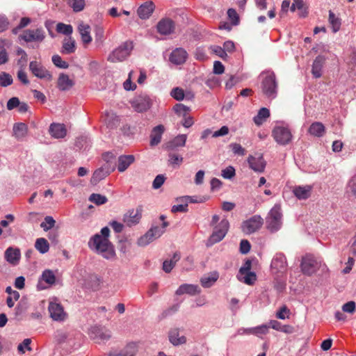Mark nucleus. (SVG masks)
Here are the masks:
<instances>
[{
    "instance_id": "1",
    "label": "nucleus",
    "mask_w": 356,
    "mask_h": 356,
    "mask_svg": "<svg viewBox=\"0 0 356 356\" xmlns=\"http://www.w3.org/2000/svg\"><path fill=\"white\" fill-rule=\"evenodd\" d=\"M109 234V228L104 227L101 229L100 234H95L88 241V247L91 250L107 259L115 256L113 247L108 240Z\"/></svg>"
},
{
    "instance_id": "2",
    "label": "nucleus",
    "mask_w": 356,
    "mask_h": 356,
    "mask_svg": "<svg viewBox=\"0 0 356 356\" xmlns=\"http://www.w3.org/2000/svg\"><path fill=\"white\" fill-rule=\"evenodd\" d=\"M56 337L60 347L66 352L79 348L82 339L81 334L77 332H58Z\"/></svg>"
},
{
    "instance_id": "3",
    "label": "nucleus",
    "mask_w": 356,
    "mask_h": 356,
    "mask_svg": "<svg viewBox=\"0 0 356 356\" xmlns=\"http://www.w3.org/2000/svg\"><path fill=\"white\" fill-rule=\"evenodd\" d=\"M263 80L261 89L263 93L270 99L275 98L277 92V82L273 71H267L262 74Z\"/></svg>"
},
{
    "instance_id": "4",
    "label": "nucleus",
    "mask_w": 356,
    "mask_h": 356,
    "mask_svg": "<svg viewBox=\"0 0 356 356\" xmlns=\"http://www.w3.org/2000/svg\"><path fill=\"white\" fill-rule=\"evenodd\" d=\"M282 225V212L281 205L275 204L270 209L266 218L267 228L271 232H275L279 230Z\"/></svg>"
},
{
    "instance_id": "5",
    "label": "nucleus",
    "mask_w": 356,
    "mask_h": 356,
    "mask_svg": "<svg viewBox=\"0 0 356 356\" xmlns=\"http://www.w3.org/2000/svg\"><path fill=\"white\" fill-rule=\"evenodd\" d=\"M272 136L281 145H288L293 139V135L289 126L283 123H278L274 127Z\"/></svg>"
},
{
    "instance_id": "6",
    "label": "nucleus",
    "mask_w": 356,
    "mask_h": 356,
    "mask_svg": "<svg viewBox=\"0 0 356 356\" xmlns=\"http://www.w3.org/2000/svg\"><path fill=\"white\" fill-rule=\"evenodd\" d=\"M134 48L131 41H126L115 48L108 56V60L111 63L122 62L131 54Z\"/></svg>"
},
{
    "instance_id": "7",
    "label": "nucleus",
    "mask_w": 356,
    "mask_h": 356,
    "mask_svg": "<svg viewBox=\"0 0 356 356\" xmlns=\"http://www.w3.org/2000/svg\"><path fill=\"white\" fill-rule=\"evenodd\" d=\"M89 337L97 343H104L112 337L111 332L105 326L95 325L88 330Z\"/></svg>"
},
{
    "instance_id": "8",
    "label": "nucleus",
    "mask_w": 356,
    "mask_h": 356,
    "mask_svg": "<svg viewBox=\"0 0 356 356\" xmlns=\"http://www.w3.org/2000/svg\"><path fill=\"white\" fill-rule=\"evenodd\" d=\"M270 270L273 274L277 276L282 275L286 272L287 262L284 254L278 252L275 254L271 261Z\"/></svg>"
},
{
    "instance_id": "9",
    "label": "nucleus",
    "mask_w": 356,
    "mask_h": 356,
    "mask_svg": "<svg viewBox=\"0 0 356 356\" xmlns=\"http://www.w3.org/2000/svg\"><path fill=\"white\" fill-rule=\"evenodd\" d=\"M46 37L42 28L35 29H26L19 35V38L26 42H42Z\"/></svg>"
},
{
    "instance_id": "10",
    "label": "nucleus",
    "mask_w": 356,
    "mask_h": 356,
    "mask_svg": "<svg viewBox=\"0 0 356 356\" xmlns=\"http://www.w3.org/2000/svg\"><path fill=\"white\" fill-rule=\"evenodd\" d=\"M321 262L312 255H306L302 257L300 268L303 274L312 275L320 268Z\"/></svg>"
},
{
    "instance_id": "11",
    "label": "nucleus",
    "mask_w": 356,
    "mask_h": 356,
    "mask_svg": "<svg viewBox=\"0 0 356 356\" xmlns=\"http://www.w3.org/2000/svg\"><path fill=\"white\" fill-rule=\"evenodd\" d=\"M29 70L38 79L50 81L52 79V75L49 70L46 69L38 61H31L29 63Z\"/></svg>"
},
{
    "instance_id": "12",
    "label": "nucleus",
    "mask_w": 356,
    "mask_h": 356,
    "mask_svg": "<svg viewBox=\"0 0 356 356\" xmlns=\"http://www.w3.org/2000/svg\"><path fill=\"white\" fill-rule=\"evenodd\" d=\"M229 227V221L224 218L215 227L214 231L210 237L209 241L212 243L220 242L225 236Z\"/></svg>"
},
{
    "instance_id": "13",
    "label": "nucleus",
    "mask_w": 356,
    "mask_h": 356,
    "mask_svg": "<svg viewBox=\"0 0 356 356\" xmlns=\"http://www.w3.org/2000/svg\"><path fill=\"white\" fill-rule=\"evenodd\" d=\"M263 222V219L259 216H254L243 222L242 231L246 234H252L260 229Z\"/></svg>"
},
{
    "instance_id": "14",
    "label": "nucleus",
    "mask_w": 356,
    "mask_h": 356,
    "mask_svg": "<svg viewBox=\"0 0 356 356\" xmlns=\"http://www.w3.org/2000/svg\"><path fill=\"white\" fill-rule=\"evenodd\" d=\"M248 163L250 168L256 172H263L265 170L266 162L262 154H255L248 157Z\"/></svg>"
},
{
    "instance_id": "15",
    "label": "nucleus",
    "mask_w": 356,
    "mask_h": 356,
    "mask_svg": "<svg viewBox=\"0 0 356 356\" xmlns=\"http://www.w3.org/2000/svg\"><path fill=\"white\" fill-rule=\"evenodd\" d=\"M131 105L137 112L142 113L150 108L152 101L147 95H140L132 101Z\"/></svg>"
},
{
    "instance_id": "16",
    "label": "nucleus",
    "mask_w": 356,
    "mask_h": 356,
    "mask_svg": "<svg viewBox=\"0 0 356 356\" xmlns=\"http://www.w3.org/2000/svg\"><path fill=\"white\" fill-rule=\"evenodd\" d=\"M56 280V275L52 270L45 269L42 271L41 275L39 277L38 282L37 284V289L38 290H44L47 289V286L43 284V282L52 286L55 284Z\"/></svg>"
},
{
    "instance_id": "17",
    "label": "nucleus",
    "mask_w": 356,
    "mask_h": 356,
    "mask_svg": "<svg viewBox=\"0 0 356 356\" xmlns=\"http://www.w3.org/2000/svg\"><path fill=\"white\" fill-rule=\"evenodd\" d=\"M48 309L50 316L53 320L63 321L66 318L67 314L60 303L57 302H50Z\"/></svg>"
},
{
    "instance_id": "18",
    "label": "nucleus",
    "mask_w": 356,
    "mask_h": 356,
    "mask_svg": "<svg viewBox=\"0 0 356 356\" xmlns=\"http://www.w3.org/2000/svg\"><path fill=\"white\" fill-rule=\"evenodd\" d=\"M156 29L161 35H168L174 33L175 23L170 18H163L158 22Z\"/></svg>"
},
{
    "instance_id": "19",
    "label": "nucleus",
    "mask_w": 356,
    "mask_h": 356,
    "mask_svg": "<svg viewBox=\"0 0 356 356\" xmlns=\"http://www.w3.org/2000/svg\"><path fill=\"white\" fill-rule=\"evenodd\" d=\"M154 9L155 5L152 1H146L138 7L137 13L141 19H147L149 18Z\"/></svg>"
},
{
    "instance_id": "20",
    "label": "nucleus",
    "mask_w": 356,
    "mask_h": 356,
    "mask_svg": "<svg viewBox=\"0 0 356 356\" xmlns=\"http://www.w3.org/2000/svg\"><path fill=\"white\" fill-rule=\"evenodd\" d=\"M188 54L182 48H177L170 55V61L175 65H181L186 60Z\"/></svg>"
},
{
    "instance_id": "21",
    "label": "nucleus",
    "mask_w": 356,
    "mask_h": 356,
    "mask_svg": "<svg viewBox=\"0 0 356 356\" xmlns=\"http://www.w3.org/2000/svg\"><path fill=\"white\" fill-rule=\"evenodd\" d=\"M168 336L169 341L175 346L182 345L186 343V337L179 334V328H171L168 332Z\"/></svg>"
},
{
    "instance_id": "22",
    "label": "nucleus",
    "mask_w": 356,
    "mask_h": 356,
    "mask_svg": "<svg viewBox=\"0 0 356 356\" xmlns=\"http://www.w3.org/2000/svg\"><path fill=\"white\" fill-rule=\"evenodd\" d=\"M312 188L313 187L311 185L296 186L292 191L298 200H307L310 197Z\"/></svg>"
},
{
    "instance_id": "23",
    "label": "nucleus",
    "mask_w": 356,
    "mask_h": 356,
    "mask_svg": "<svg viewBox=\"0 0 356 356\" xmlns=\"http://www.w3.org/2000/svg\"><path fill=\"white\" fill-rule=\"evenodd\" d=\"M138 347L136 343H129L120 352L111 353L108 356H135L138 353Z\"/></svg>"
},
{
    "instance_id": "24",
    "label": "nucleus",
    "mask_w": 356,
    "mask_h": 356,
    "mask_svg": "<svg viewBox=\"0 0 356 356\" xmlns=\"http://www.w3.org/2000/svg\"><path fill=\"white\" fill-rule=\"evenodd\" d=\"M74 81L65 73H60L57 81V87L61 91H67L73 87Z\"/></svg>"
},
{
    "instance_id": "25",
    "label": "nucleus",
    "mask_w": 356,
    "mask_h": 356,
    "mask_svg": "<svg viewBox=\"0 0 356 356\" xmlns=\"http://www.w3.org/2000/svg\"><path fill=\"white\" fill-rule=\"evenodd\" d=\"M186 140V134H179L165 144V148L168 150H175L178 147H184Z\"/></svg>"
},
{
    "instance_id": "26",
    "label": "nucleus",
    "mask_w": 356,
    "mask_h": 356,
    "mask_svg": "<svg viewBox=\"0 0 356 356\" xmlns=\"http://www.w3.org/2000/svg\"><path fill=\"white\" fill-rule=\"evenodd\" d=\"M141 218L140 212L138 210H129L123 216V222L129 227L136 225Z\"/></svg>"
},
{
    "instance_id": "27",
    "label": "nucleus",
    "mask_w": 356,
    "mask_h": 356,
    "mask_svg": "<svg viewBox=\"0 0 356 356\" xmlns=\"http://www.w3.org/2000/svg\"><path fill=\"white\" fill-rule=\"evenodd\" d=\"M200 293V289L197 285L191 284H183L179 286L177 289L175 294L177 296H181L183 294H188L190 296H194Z\"/></svg>"
},
{
    "instance_id": "28",
    "label": "nucleus",
    "mask_w": 356,
    "mask_h": 356,
    "mask_svg": "<svg viewBox=\"0 0 356 356\" xmlns=\"http://www.w3.org/2000/svg\"><path fill=\"white\" fill-rule=\"evenodd\" d=\"M49 134L54 138H63L67 134L65 127L63 124L52 123L49 129Z\"/></svg>"
},
{
    "instance_id": "29",
    "label": "nucleus",
    "mask_w": 356,
    "mask_h": 356,
    "mask_svg": "<svg viewBox=\"0 0 356 356\" xmlns=\"http://www.w3.org/2000/svg\"><path fill=\"white\" fill-rule=\"evenodd\" d=\"M20 256V250L18 248H13L10 247L5 252L6 260L13 265H16L18 264Z\"/></svg>"
},
{
    "instance_id": "30",
    "label": "nucleus",
    "mask_w": 356,
    "mask_h": 356,
    "mask_svg": "<svg viewBox=\"0 0 356 356\" xmlns=\"http://www.w3.org/2000/svg\"><path fill=\"white\" fill-rule=\"evenodd\" d=\"M325 127L322 122H314L308 129V133L314 137L321 138L325 134Z\"/></svg>"
},
{
    "instance_id": "31",
    "label": "nucleus",
    "mask_w": 356,
    "mask_h": 356,
    "mask_svg": "<svg viewBox=\"0 0 356 356\" xmlns=\"http://www.w3.org/2000/svg\"><path fill=\"white\" fill-rule=\"evenodd\" d=\"M135 161L133 155H121L118 158V170L122 172L125 171Z\"/></svg>"
},
{
    "instance_id": "32",
    "label": "nucleus",
    "mask_w": 356,
    "mask_h": 356,
    "mask_svg": "<svg viewBox=\"0 0 356 356\" xmlns=\"http://www.w3.org/2000/svg\"><path fill=\"white\" fill-rule=\"evenodd\" d=\"M164 131V127L161 124L156 126L152 131L150 135V145L156 146L161 140L162 134Z\"/></svg>"
},
{
    "instance_id": "33",
    "label": "nucleus",
    "mask_w": 356,
    "mask_h": 356,
    "mask_svg": "<svg viewBox=\"0 0 356 356\" xmlns=\"http://www.w3.org/2000/svg\"><path fill=\"white\" fill-rule=\"evenodd\" d=\"M13 136L18 140H22L28 132V126L23 122L15 123L13 125Z\"/></svg>"
},
{
    "instance_id": "34",
    "label": "nucleus",
    "mask_w": 356,
    "mask_h": 356,
    "mask_svg": "<svg viewBox=\"0 0 356 356\" xmlns=\"http://www.w3.org/2000/svg\"><path fill=\"white\" fill-rule=\"evenodd\" d=\"M78 30L84 44H89L91 42L92 37L90 36V27L88 24L83 22L79 24Z\"/></svg>"
},
{
    "instance_id": "35",
    "label": "nucleus",
    "mask_w": 356,
    "mask_h": 356,
    "mask_svg": "<svg viewBox=\"0 0 356 356\" xmlns=\"http://www.w3.org/2000/svg\"><path fill=\"white\" fill-rule=\"evenodd\" d=\"M325 58L322 56H318L313 62L312 73L315 78H319L322 74V68Z\"/></svg>"
},
{
    "instance_id": "36",
    "label": "nucleus",
    "mask_w": 356,
    "mask_h": 356,
    "mask_svg": "<svg viewBox=\"0 0 356 356\" xmlns=\"http://www.w3.org/2000/svg\"><path fill=\"white\" fill-rule=\"evenodd\" d=\"M104 121L107 127L110 129H114L120 124L119 117L113 111L106 113Z\"/></svg>"
},
{
    "instance_id": "37",
    "label": "nucleus",
    "mask_w": 356,
    "mask_h": 356,
    "mask_svg": "<svg viewBox=\"0 0 356 356\" xmlns=\"http://www.w3.org/2000/svg\"><path fill=\"white\" fill-rule=\"evenodd\" d=\"M219 274L216 271L212 272L209 275H205L200 280L202 286L204 288H209L218 280Z\"/></svg>"
},
{
    "instance_id": "38",
    "label": "nucleus",
    "mask_w": 356,
    "mask_h": 356,
    "mask_svg": "<svg viewBox=\"0 0 356 356\" xmlns=\"http://www.w3.org/2000/svg\"><path fill=\"white\" fill-rule=\"evenodd\" d=\"M180 259V255L175 252L170 259L165 260L163 263V270L164 272L169 273L175 267L176 263Z\"/></svg>"
},
{
    "instance_id": "39",
    "label": "nucleus",
    "mask_w": 356,
    "mask_h": 356,
    "mask_svg": "<svg viewBox=\"0 0 356 356\" xmlns=\"http://www.w3.org/2000/svg\"><path fill=\"white\" fill-rule=\"evenodd\" d=\"M109 172L106 170L104 168H100L96 170L90 179V182L93 185H96L101 180L104 179L108 175Z\"/></svg>"
},
{
    "instance_id": "40",
    "label": "nucleus",
    "mask_w": 356,
    "mask_h": 356,
    "mask_svg": "<svg viewBox=\"0 0 356 356\" xmlns=\"http://www.w3.org/2000/svg\"><path fill=\"white\" fill-rule=\"evenodd\" d=\"M269 116V110L266 108H261L259 111L257 115L254 117L253 120L257 125L259 126L261 125Z\"/></svg>"
},
{
    "instance_id": "41",
    "label": "nucleus",
    "mask_w": 356,
    "mask_h": 356,
    "mask_svg": "<svg viewBox=\"0 0 356 356\" xmlns=\"http://www.w3.org/2000/svg\"><path fill=\"white\" fill-rule=\"evenodd\" d=\"M35 248L40 253L45 254L49 250V244L44 238H38L35 242Z\"/></svg>"
},
{
    "instance_id": "42",
    "label": "nucleus",
    "mask_w": 356,
    "mask_h": 356,
    "mask_svg": "<svg viewBox=\"0 0 356 356\" xmlns=\"http://www.w3.org/2000/svg\"><path fill=\"white\" fill-rule=\"evenodd\" d=\"M75 51V41L71 37L65 38L63 43L62 52L64 54H72Z\"/></svg>"
},
{
    "instance_id": "43",
    "label": "nucleus",
    "mask_w": 356,
    "mask_h": 356,
    "mask_svg": "<svg viewBox=\"0 0 356 356\" xmlns=\"http://www.w3.org/2000/svg\"><path fill=\"white\" fill-rule=\"evenodd\" d=\"M328 20L330 24L331 25L332 31L334 33H337L341 27V19L337 17L332 11L330 10Z\"/></svg>"
},
{
    "instance_id": "44",
    "label": "nucleus",
    "mask_w": 356,
    "mask_h": 356,
    "mask_svg": "<svg viewBox=\"0 0 356 356\" xmlns=\"http://www.w3.org/2000/svg\"><path fill=\"white\" fill-rule=\"evenodd\" d=\"M153 234L148 230L144 235L141 236L137 241V244L139 246L145 247L149 245L150 243L156 240Z\"/></svg>"
},
{
    "instance_id": "45",
    "label": "nucleus",
    "mask_w": 356,
    "mask_h": 356,
    "mask_svg": "<svg viewBox=\"0 0 356 356\" xmlns=\"http://www.w3.org/2000/svg\"><path fill=\"white\" fill-rule=\"evenodd\" d=\"M183 157L175 153H170L168 154V164L173 168H178L183 162Z\"/></svg>"
},
{
    "instance_id": "46",
    "label": "nucleus",
    "mask_w": 356,
    "mask_h": 356,
    "mask_svg": "<svg viewBox=\"0 0 356 356\" xmlns=\"http://www.w3.org/2000/svg\"><path fill=\"white\" fill-rule=\"evenodd\" d=\"M17 54L20 56V58L17 60V65L20 68H25L28 60V55L26 51L20 47L17 49Z\"/></svg>"
},
{
    "instance_id": "47",
    "label": "nucleus",
    "mask_w": 356,
    "mask_h": 356,
    "mask_svg": "<svg viewBox=\"0 0 356 356\" xmlns=\"http://www.w3.org/2000/svg\"><path fill=\"white\" fill-rule=\"evenodd\" d=\"M89 200L97 205H102L107 202L108 199L105 195L98 193H92L89 197Z\"/></svg>"
},
{
    "instance_id": "48",
    "label": "nucleus",
    "mask_w": 356,
    "mask_h": 356,
    "mask_svg": "<svg viewBox=\"0 0 356 356\" xmlns=\"http://www.w3.org/2000/svg\"><path fill=\"white\" fill-rule=\"evenodd\" d=\"M168 226V222H163L161 227L159 226H154L152 227L149 232H152L155 237L156 239L159 238L160 236H162V234L165 232V229L166 227Z\"/></svg>"
},
{
    "instance_id": "49",
    "label": "nucleus",
    "mask_w": 356,
    "mask_h": 356,
    "mask_svg": "<svg viewBox=\"0 0 356 356\" xmlns=\"http://www.w3.org/2000/svg\"><path fill=\"white\" fill-rule=\"evenodd\" d=\"M170 95L177 101H181L185 97H188V95H185L184 90L179 87L173 88L170 92Z\"/></svg>"
},
{
    "instance_id": "50",
    "label": "nucleus",
    "mask_w": 356,
    "mask_h": 356,
    "mask_svg": "<svg viewBox=\"0 0 356 356\" xmlns=\"http://www.w3.org/2000/svg\"><path fill=\"white\" fill-rule=\"evenodd\" d=\"M56 31L58 33H63L64 35H70L72 34L73 29H72V26L70 24L58 23L56 26Z\"/></svg>"
},
{
    "instance_id": "51",
    "label": "nucleus",
    "mask_w": 356,
    "mask_h": 356,
    "mask_svg": "<svg viewBox=\"0 0 356 356\" xmlns=\"http://www.w3.org/2000/svg\"><path fill=\"white\" fill-rule=\"evenodd\" d=\"M13 78L11 75L6 72L0 74V86L7 87L13 83Z\"/></svg>"
},
{
    "instance_id": "52",
    "label": "nucleus",
    "mask_w": 356,
    "mask_h": 356,
    "mask_svg": "<svg viewBox=\"0 0 356 356\" xmlns=\"http://www.w3.org/2000/svg\"><path fill=\"white\" fill-rule=\"evenodd\" d=\"M68 3L75 12H80L85 6L84 0H68Z\"/></svg>"
},
{
    "instance_id": "53",
    "label": "nucleus",
    "mask_w": 356,
    "mask_h": 356,
    "mask_svg": "<svg viewBox=\"0 0 356 356\" xmlns=\"http://www.w3.org/2000/svg\"><path fill=\"white\" fill-rule=\"evenodd\" d=\"M51 60L53 63L59 68L67 69L69 67V64L63 60L59 55H54Z\"/></svg>"
},
{
    "instance_id": "54",
    "label": "nucleus",
    "mask_w": 356,
    "mask_h": 356,
    "mask_svg": "<svg viewBox=\"0 0 356 356\" xmlns=\"http://www.w3.org/2000/svg\"><path fill=\"white\" fill-rule=\"evenodd\" d=\"M56 223V221L51 216H46L44 221L40 224V227L44 230L47 231L52 228Z\"/></svg>"
},
{
    "instance_id": "55",
    "label": "nucleus",
    "mask_w": 356,
    "mask_h": 356,
    "mask_svg": "<svg viewBox=\"0 0 356 356\" xmlns=\"http://www.w3.org/2000/svg\"><path fill=\"white\" fill-rule=\"evenodd\" d=\"M269 326L267 325H261L253 327V335L261 337L268 332Z\"/></svg>"
},
{
    "instance_id": "56",
    "label": "nucleus",
    "mask_w": 356,
    "mask_h": 356,
    "mask_svg": "<svg viewBox=\"0 0 356 356\" xmlns=\"http://www.w3.org/2000/svg\"><path fill=\"white\" fill-rule=\"evenodd\" d=\"M211 49L213 53H214L216 55L219 56L223 60H227L228 58L227 54L225 53V49L223 47H221L220 46L214 45L211 47Z\"/></svg>"
},
{
    "instance_id": "57",
    "label": "nucleus",
    "mask_w": 356,
    "mask_h": 356,
    "mask_svg": "<svg viewBox=\"0 0 356 356\" xmlns=\"http://www.w3.org/2000/svg\"><path fill=\"white\" fill-rule=\"evenodd\" d=\"M228 18L232 22V25L236 26L239 23V17L236 11L234 8H229L227 10Z\"/></svg>"
},
{
    "instance_id": "58",
    "label": "nucleus",
    "mask_w": 356,
    "mask_h": 356,
    "mask_svg": "<svg viewBox=\"0 0 356 356\" xmlns=\"http://www.w3.org/2000/svg\"><path fill=\"white\" fill-rule=\"evenodd\" d=\"M236 175V171L234 167L228 166L223 169L221 172V175L223 178L227 179H231Z\"/></svg>"
},
{
    "instance_id": "59",
    "label": "nucleus",
    "mask_w": 356,
    "mask_h": 356,
    "mask_svg": "<svg viewBox=\"0 0 356 356\" xmlns=\"http://www.w3.org/2000/svg\"><path fill=\"white\" fill-rule=\"evenodd\" d=\"M31 343V339H25L24 341L19 343L17 346V350L19 353H24L25 350H31V348L30 346Z\"/></svg>"
},
{
    "instance_id": "60",
    "label": "nucleus",
    "mask_w": 356,
    "mask_h": 356,
    "mask_svg": "<svg viewBox=\"0 0 356 356\" xmlns=\"http://www.w3.org/2000/svg\"><path fill=\"white\" fill-rule=\"evenodd\" d=\"M290 310L284 305L282 306L276 313V317L281 320L289 318Z\"/></svg>"
},
{
    "instance_id": "61",
    "label": "nucleus",
    "mask_w": 356,
    "mask_h": 356,
    "mask_svg": "<svg viewBox=\"0 0 356 356\" xmlns=\"http://www.w3.org/2000/svg\"><path fill=\"white\" fill-rule=\"evenodd\" d=\"M173 110L177 115L185 116L189 111V108L182 104H177L173 107Z\"/></svg>"
},
{
    "instance_id": "62",
    "label": "nucleus",
    "mask_w": 356,
    "mask_h": 356,
    "mask_svg": "<svg viewBox=\"0 0 356 356\" xmlns=\"http://www.w3.org/2000/svg\"><path fill=\"white\" fill-rule=\"evenodd\" d=\"M252 263L250 260H246L243 265L240 268L238 275L237 277L238 280H241V276L243 274L250 272Z\"/></svg>"
},
{
    "instance_id": "63",
    "label": "nucleus",
    "mask_w": 356,
    "mask_h": 356,
    "mask_svg": "<svg viewBox=\"0 0 356 356\" xmlns=\"http://www.w3.org/2000/svg\"><path fill=\"white\" fill-rule=\"evenodd\" d=\"M229 146L234 154L240 156H243L245 154V149L240 144L232 143Z\"/></svg>"
},
{
    "instance_id": "64",
    "label": "nucleus",
    "mask_w": 356,
    "mask_h": 356,
    "mask_svg": "<svg viewBox=\"0 0 356 356\" xmlns=\"http://www.w3.org/2000/svg\"><path fill=\"white\" fill-rule=\"evenodd\" d=\"M244 277L241 280L247 284H252L256 280V275L253 272H248L247 273L243 274Z\"/></svg>"
}]
</instances>
